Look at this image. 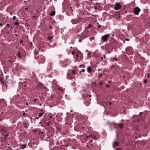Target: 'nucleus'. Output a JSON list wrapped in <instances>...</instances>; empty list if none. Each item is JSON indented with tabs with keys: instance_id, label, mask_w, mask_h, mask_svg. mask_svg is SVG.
<instances>
[{
	"instance_id": "obj_1",
	"label": "nucleus",
	"mask_w": 150,
	"mask_h": 150,
	"mask_svg": "<svg viewBox=\"0 0 150 150\" xmlns=\"http://www.w3.org/2000/svg\"><path fill=\"white\" fill-rule=\"evenodd\" d=\"M35 59H38V61L40 63H43L45 61V59L44 57L42 56L38 57V56H36L35 57Z\"/></svg>"
},
{
	"instance_id": "obj_2",
	"label": "nucleus",
	"mask_w": 150,
	"mask_h": 150,
	"mask_svg": "<svg viewBox=\"0 0 150 150\" xmlns=\"http://www.w3.org/2000/svg\"><path fill=\"white\" fill-rule=\"evenodd\" d=\"M110 35V34H107L102 36L101 37V40L104 42H107L109 38Z\"/></svg>"
},
{
	"instance_id": "obj_3",
	"label": "nucleus",
	"mask_w": 150,
	"mask_h": 150,
	"mask_svg": "<svg viewBox=\"0 0 150 150\" xmlns=\"http://www.w3.org/2000/svg\"><path fill=\"white\" fill-rule=\"evenodd\" d=\"M140 11L141 10L138 7H137L134 9V13L135 15H138Z\"/></svg>"
},
{
	"instance_id": "obj_4",
	"label": "nucleus",
	"mask_w": 150,
	"mask_h": 150,
	"mask_svg": "<svg viewBox=\"0 0 150 150\" xmlns=\"http://www.w3.org/2000/svg\"><path fill=\"white\" fill-rule=\"evenodd\" d=\"M109 43L110 45L115 46L117 44V42L114 38H112L110 40Z\"/></svg>"
},
{
	"instance_id": "obj_5",
	"label": "nucleus",
	"mask_w": 150,
	"mask_h": 150,
	"mask_svg": "<svg viewBox=\"0 0 150 150\" xmlns=\"http://www.w3.org/2000/svg\"><path fill=\"white\" fill-rule=\"evenodd\" d=\"M121 6L119 3H116L115 4L114 9L115 10L119 9L121 8Z\"/></svg>"
},
{
	"instance_id": "obj_6",
	"label": "nucleus",
	"mask_w": 150,
	"mask_h": 150,
	"mask_svg": "<svg viewBox=\"0 0 150 150\" xmlns=\"http://www.w3.org/2000/svg\"><path fill=\"white\" fill-rule=\"evenodd\" d=\"M22 51L23 50H19L18 51L17 53V55L18 57L20 58L22 57V56L23 55Z\"/></svg>"
},
{
	"instance_id": "obj_7",
	"label": "nucleus",
	"mask_w": 150,
	"mask_h": 150,
	"mask_svg": "<svg viewBox=\"0 0 150 150\" xmlns=\"http://www.w3.org/2000/svg\"><path fill=\"white\" fill-rule=\"evenodd\" d=\"M43 85L42 83H40L37 86L36 89L38 91H41L43 88Z\"/></svg>"
},
{
	"instance_id": "obj_8",
	"label": "nucleus",
	"mask_w": 150,
	"mask_h": 150,
	"mask_svg": "<svg viewBox=\"0 0 150 150\" xmlns=\"http://www.w3.org/2000/svg\"><path fill=\"white\" fill-rule=\"evenodd\" d=\"M113 147L114 148H115V146H117L119 145L118 143L116 141L114 142L112 144Z\"/></svg>"
},
{
	"instance_id": "obj_9",
	"label": "nucleus",
	"mask_w": 150,
	"mask_h": 150,
	"mask_svg": "<svg viewBox=\"0 0 150 150\" xmlns=\"http://www.w3.org/2000/svg\"><path fill=\"white\" fill-rule=\"evenodd\" d=\"M118 126L120 129H122L124 127V124L122 123H120L117 124Z\"/></svg>"
},
{
	"instance_id": "obj_10",
	"label": "nucleus",
	"mask_w": 150,
	"mask_h": 150,
	"mask_svg": "<svg viewBox=\"0 0 150 150\" xmlns=\"http://www.w3.org/2000/svg\"><path fill=\"white\" fill-rule=\"evenodd\" d=\"M71 22L72 23L74 24H76V23H77L78 22V21L76 19H72L71 21Z\"/></svg>"
},
{
	"instance_id": "obj_11",
	"label": "nucleus",
	"mask_w": 150,
	"mask_h": 150,
	"mask_svg": "<svg viewBox=\"0 0 150 150\" xmlns=\"http://www.w3.org/2000/svg\"><path fill=\"white\" fill-rule=\"evenodd\" d=\"M55 12L54 11H52L51 13H50L49 15L50 16H53L55 14Z\"/></svg>"
},
{
	"instance_id": "obj_12",
	"label": "nucleus",
	"mask_w": 150,
	"mask_h": 150,
	"mask_svg": "<svg viewBox=\"0 0 150 150\" xmlns=\"http://www.w3.org/2000/svg\"><path fill=\"white\" fill-rule=\"evenodd\" d=\"M87 71L88 73H90L92 71V69L90 67H88L87 68Z\"/></svg>"
},
{
	"instance_id": "obj_13",
	"label": "nucleus",
	"mask_w": 150,
	"mask_h": 150,
	"mask_svg": "<svg viewBox=\"0 0 150 150\" xmlns=\"http://www.w3.org/2000/svg\"><path fill=\"white\" fill-rule=\"evenodd\" d=\"M1 83L4 85H6V86H8V85L6 84V82H5L4 81H3V79H2L1 80Z\"/></svg>"
},
{
	"instance_id": "obj_14",
	"label": "nucleus",
	"mask_w": 150,
	"mask_h": 150,
	"mask_svg": "<svg viewBox=\"0 0 150 150\" xmlns=\"http://www.w3.org/2000/svg\"><path fill=\"white\" fill-rule=\"evenodd\" d=\"M53 66L51 65H50V68L48 69L49 71H52L53 70V68H52Z\"/></svg>"
},
{
	"instance_id": "obj_15",
	"label": "nucleus",
	"mask_w": 150,
	"mask_h": 150,
	"mask_svg": "<svg viewBox=\"0 0 150 150\" xmlns=\"http://www.w3.org/2000/svg\"><path fill=\"white\" fill-rule=\"evenodd\" d=\"M44 114V112H42V113H40L38 115V116L39 117H41L43 115V114Z\"/></svg>"
},
{
	"instance_id": "obj_16",
	"label": "nucleus",
	"mask_w": 150,
	"mask_h": 150,
	"mask_svg": "<svg viewBox=\"0 0 150 150\" xmlns=\"http://www.w3.org/2000/svg\"><path fill=\"white\" fill-rule=\"evenodd\" d=\"M111 59L113 60H115V61H118V59L117 58H115V57H112V58H111Z\"/></svg>"
},
{
	"instance_id": "obj_17",
	"label": "nucleus",
	"mask_w": 150,
	"mask_h": 150,
	"mask_svg": "<svg viewBox=\"0 0 150 150\" xmlns=\"http://www.w3.org/2000/svg\"><path fill=\"white\" fill-rule=\"evenodd\" d=\"M85 71V70L84 69H82L81 71H80V72L81 73V72H84Z\"/></svg>"
},
{
	"instance_id": "obj_18",
	"label": "nucleus",
	"mask_w": 150,
	"mask_h": 150,
	"mask_svg": "<svg viewBox=\"0 0 150 150\" xmlns=\"http://www.w3.org/2000/svg\"><path fill=\"white\" fill-rule=\"evenodd\" d=\"M14 25H18V22H16L15 23H14Z\"/></svg>"
},
{
	"instance_id": "obj_19",
	"label": "nucleus",
	"mask_w": 150,
	"mask_h": 150,
	"mask_svg": "<svg viewBox=\"0 0 150 150\" xmlns=\"http://www.w3.org/2000/svg\"><path fill=\"white\" fill-rule=\"evenodd\" d=\"M9 135V134H8V133H7L6 134H4V136L5 137V138H6Z\"/></svg>"
},
{
	"instance_id": "obj_20",
	"label": "nucleus",
	"mask_w": 150,
	"mask_h": 150,
	"mask_svg": "<svg viewBox=\"0 0 150 150\" xmlns=\"http://www.w3.org/2000/svg\"><path fill=\"white\" fill-rule=\"evenodd\" d=\"M71 73L72 74H75V71L74 70H73L72 71Z\"/></svg>"
},
{
	"instance_id": "obj_21",
	"label": "nucleus",
	"mask_w": 150,
	"mask_h": 150,
	"mask_svg": "<svg viewBox=\"0 0 150 150\" xmlns=\"http://www.w3.org/2000/svg\"><path fill=\"white\" fill-rule=\"evenodd\" d=\"M23 147L24 148H25L26 147V145L25 144H23L22 145Z\"/></svg>"
},
{
	"instance_id": "obj_22",
	"label": "nucleus",
	"mask_w": 150,
	"mask_h": 150,
	"mask_svg": "<svg viewBox=\"0 0 150 150\" xmlns=\"http://www.w3.org/2000/svg\"><path fill=\"white\" fill-rule=\"evenodd\" d=\"M91 27V25L90 24H88V27H87V28H90V27Z\"/></svg>"
},
{
	"instance_id": "obj_23",
	"label": "nucleus",
	"mask_w": 150,
	"mask_h": 150,
	"mask_svg": "<svg viewBox=\"0 0 150 150\" xmlns=\"http://www.w3.org/2000/svg\"><path fill=\"white\" fill-rule=\"evenodd\" d=\"M147 82V80L146 79H145L144 80V83H146Z\"/></svg>"
},
{
	"instance_id": "obj_24",
	"label": "nucleus",
	"mask_w": 150,
	"mask_h": 150,
	"mask_svg": "<svg viewBox=\"0 0 150 150\" xmlns=\"http://www.w3.org/2000/svg\"><path fill=\"white\" fill-rule=\"evenodd\" d=\"M147 77L148 78H149L150 77V74H148L147 75Z\"/></svg>"
},
{
	"instance_id": "obj_25",
	"label": "nucleus",
	"mask_w": 150,
	"mask_h": 150,
	"mask_svg": "<svg viewBox=\"0 0 150 150\" xmlns=\"http://www.w3.org/2000/svg\"><path fill=\"white\" fill-rule=\"evenodd\" d=\"M6 79H8L9 77V76L8 75H6L5 76Z\"/></svg>"
},
{
	"instance_id": "obj_26",
	"label": "nucleus",
	"mask_w": 150,
	"mask_h": 150,
	"mask_svg": "<svg viewBox=\"0 0 150 150\" xmlns=\"http://www.w3.org/2000/svg\"><path fill=\"white\" fill-rule=\"evenodd\" d=\"M101 27V25H98V27H97V28H100Z\"/></svg>"
},
{
	"instance_id": "obj_27",
	"label": "nucleus",
	"mask_w": 150,
	"mask_h": 150,
	"mask_svg": "<svg viewBox=\"0 0 150 150\" xmlns=\"http://www.w3.org/2000/svg\"><path fill=\"white\" fill-rule=\"evenodd\" d=\"M94 39V37H92L91 38V39H90V40L91 41H92V40Z\"/></svg>"
},
{
	"instance_id": "obj_28",
	"label": "nucleus",
	"mask_w": 150,
	"mask_h": 150,
	"mask_svg": "<svg viewBox=\"0 0 150 150\" xmlns=\"http://www.w3.org/2000/svg\"><path fill=\"white\" fill-rule=\"evenodd\" d=\"M103 59V57H100V59L101 61H102Z\"/></svg>"
},
{
	"instance_id": "obj_29",
	"label": "nucleus",
	"mask_w": 150,
	"mask_h": 150,
	"mask_svg": "<svg viewBox=\"0 0 150 150\" xmlns=\"http://www.w3.org/2000/svg\"><path fill=\"white\" fill-rule=\"evenodd\" d=\"M6 26L7 27H10V25L9 24H7L6 25Z\"/></svg>"
},
{
	"instance_id": "obj_30",
	"label": "nucleus",
	"mask_w": 150,
	"mask_h": 150,
	"mask_svg": "<svg viewBox=\"0 0 150 150\" xmlns=\"http://www.w3.org/2000/svg\"><path fill=\"white\" fill-rule=\"evenodd\" d=\"M16 17L15 16H14L13 17V19H16Z\"/></svg>"
},
{
	"instance_id": "obj_31",
	"label": "nucleus",
	"mask_w": 150,
	"mask_h": 150,
	"mask_svg": "<svg viewBox=\"0 0 150 150\" xmlns=\"http://www.w3.org/2000/svg\"><path fill=\"white\" fill-rule=\"evenodd\" d=\"M109 86L108 84H106L105 85V87H108Z\"/></svg>"
},
{
	"instance_id": "obj_32",
	"label": "nucleus",
	"mask_w": 150,
	"mask_h": 150,
	"mask_svg": "<svg viewBox=\"0 0 150 150\" xmlns=\"http://www.w3.org/2000/svg\"><path fill=\"white\" fill-rule=\"evenodd\" d=\"M103 58L104 59H105V57H106V56L104 54L103 55Z\"/></svg>"
},
{
	"instance_id": "obj_33",
	"label": "nucleus",
	"mask_w": 150,
	"mask_h": 150,
	"mask_svg": "<svg viewBox=\"0 0 150 150\" xmlns=\"http://www.w3.org/2000/svg\"><path fill=\"white\" fill-rule=\"evenodd\" d=\"M48 39L50 40H51V39H51V37H48Z\"/></svg>"
},
{
	"instance_id": "obj_34",
	"label": "nucleus",
	"mask_w": 150,
	"mask_h": 150,
	"mask_svg": "<svg viewBox=\"0 0 150 150\" xmlns=\"http://www.w3.org/2000/svg\"><path fill=\"white\" fill-rule=\"evenodd\" d=\"M38 100V99L37 98H35L34 100V101L35 102L36 101V100Z\"/></svg>"
},
{
	"instance_id": "obj_35",
	"label": "nucleus",
	"mask_w": 150,
	"mask_h": 150,
	"mask_svg": "<svg viewBox=\"0 0 150 150\" xmlns=\"http://www.w3.org/2000/svg\"><path fill=\"white\" fill-rule=\"evenodd\" d=\"M39 116H38V117H35V119H39Z\"/></svg>"
},
{
	"instance_id": "obj_36",
	"label": "nucleus",
	"mask_w": 150,
	"mask_h": 150,
	"mask_svg": "<svg viewBox=\"0 0 150 150\" xmlns=\"http://www.w3.org/2000/svg\"><path fill=\"white\" fill-rule=\"evenodd\" d=\"M75 52H74H74H72V54H75Z\"/></svg>"
},
{
	"instance_id": "obj_37",
	"label": "nucleus",
	"mask_w": 150,
	"mask_h": 150,
	"mask_svg": "<svg viewBox=\"0 0 150 150\" xmlns=\"http://www.w3.org/2000/svg\"><path fill=\"white\" fill-rule=\"evenodd\" d=\"M81 41H82V40H81V39H79V42H81Z\"/></svg>"
},
{
	"instance_id": "obj_38",
	"label": "nucleus",
	"mask_w": 150,
	"mask_h": 150,
	"mask_svg": "<svg viewBox=\"0 0 150 150\" xmlns=\"http://www.w3.org/2000/svg\"><path fill=\"white\" fill-rule=\"evenodd\" d=\"M23 116H25L26 115V114L25 112H24V113H23Z\"/></svg>"
},
{
	"instance_id": "obj_39",
	"label": "nucleus",
	"mask_w": 150,
	"mask_h": 150,
	"mask_svg": "<svg viewBox=\"0 0 150 150\" xmlns=\"http://www.w3.org/2000/svg\"><path fill=\"white\" fill-rule=\"evenodd\" d=\"M15 35H16V36H19V35L18 34H15Z\"/></svg>"
},
{
	"instance_id": "obj_40",
	"label": "nucleus",
	"mask_w": 150,
	"mask_h": 150,
	"mask_svg": "<svg viewBox=\"0 0 150 150\" xmlns=\"http://www.w3.org/2000/svg\"><path fill=\"white\" fill-rule=\"evenodd\" d=\"M68 144H66L65 145V146L67 147H68Z\"/></svg>"
},
{
	"instance_id": "obj_41",
	"label": "nucleus",
	"mask_w": 150,
	"mask_h": 150,
	"mask_svg": "<svg viewBox=\"0 0 150 150\" xmlns=\"http://www.w3.org/2000/svg\"><path fill=\"white\" fill-rule=\"evenodd\" d=\"M93 142V140H91L90 142V143H91Z\"/></svg>"
},
{
	"instance_id": "obj_42",
	"label": "nucleus",
	"mask_w": 150,
	"mask_h": 150,
	"mask_svg": "<svg viewBox=\"0 0 150 150\" xmlns=\"http://www.w3.org/2000/svg\"><path fill=\"white\" fill-rule=\"evenodd\" d=\"M142 112H140V113H139V115H142Z\"/></svg>"
},
{
	"instance_id": "obj_43",
	"label": "nucleus",
	"mask_w": 150,
	"mask_h": 150,
	"mask_svg": "<svg viewBox=\"0 0 150 150\" xmlns=\"http://www.w3.org/2000/svg\"><path fill=\"white\" fill-rule=\"evenodd\" d=\"M109 104L110 105H111V104L112 103L111 102H109Z\"/></svg>"
},
{
	"instance_id": "obj_44",
	"label": "nucleus",
	"mask_w": 150,
	"mask_h": 150,
	"mask_svg": "<svg viewBox=\"0 0 150 150\" xmlns=\"http://www.w3.org/2000/svg\"><path fill=\"white\" fill-rule=\"evenodd\" d=\"M52 27L51 26H50V29H51L52 28Z\"/></svg>"
},
{
	"instance_id": "obj_45",
	"label": "nucleus",
	"mask_w": 150,
	"mask_h": 150,
	"mask_svg": "<svg viewBox=\"0 0 150 150\" xmlns=\"http://www.w3.org/2000/svg\"><path fill=\"white\" fill-rule=\"evenodd\" d=\"M91 95H90L89 96V97H91Z\"/></svg>"
},
{
	"instance_id": "obj_46",
	"label": "nucleus",
	"mask_w": 150,
	"mask_h": 150,
	"mask_svg": "<svg viewBox=\"0 0 150 150\" xmlns=\"http://www.w3.org/2000/svg\"><path fill=\"white\" fill-rule=\"evenodd\" d=\"M126 40H127V41H129V39H126Z\"/></svg>"
},
{
	"instance_id": "obj_47",
	"label": "nucleus",
	"mask_w": 150,
	"mask_h": 150,
	"mask_svg": "<svg viewBox=\"0 0 150 150\" xmlns=\"http://www.w3.org/2000/svg\"><path fill=\"white\" fill-rule=\"evenodd\" d=\"M102 76V74H100V76H99L100 77H101V76Z\"/></svg>"
},
{
	"instance_id": "obj_48",
	"label": "nucleus",
	"mask_w": 150,
	"mask_h": 150,
	"mask_svg": "<svg viewBox=\"0 0 150 150\" xmlns=\"http://www.w3.org/2000/svg\"><path fill=\"white\" fill-rule=\"evenodd\" d=\"M23 42V40H21L20 41V42L21 43H22V42Z\"/></svg>"
},
{
	"instance_id": "obj_49",
	"label": "nucleus",
	"mask_w": 150,
	"mask_h": 150,
	"mask_svg": "<svg viewBox=\"0 0 150 150\" xmlns=\"http://www.w3.org/2000/svg\"><path fill=\"white\" fill-rule=\"evenodd\" d=\"M28 104H28V103H26V105H28Z\"/></svg>"
},
{
	"instance_id": "obj_50",
	"label": "nucleus",
	"mask_w": 150,
	"mask_h": 150,
	"mask_svg": "<svg viewBox=\"0 0 150 150\" xmlns=\"http://www.w3.org/2000/svg\"><path fill=\"white\" fill-rule=\"evenodd\" d=\"M3 25V24L2 23H0V25L1 26V25Z\"/></svg>"
},
{
	"instance_id": "obj_51",
	"label": "nucleus",
	"mask_w": 150,
	"mask_h": 150,
	"mask_svg": "<svg viewBox=\"0 0 150 150\" xmlns=\"http://www.w3.org/2000/svg\"><path fill=\"white\" fill-rule=\"evenodd\" d=\"M78 56H79V55H78V54H77L76 55V57H78Z\"/></svg>"
},
{
	"instance_id": "obj_52",
	"label": "nucleus",
	"mask_w": 150,
	"mask_h": 150,
	"mask_svg": "<svg viewBox=\"0 0 150 150\" xmlns=\"http://www.w3.org/2000/svg\"><path fill=\"white\" fill-rule=\"evenodd\" d=\"M111 35L113 36H114V34H111Z\"/></svg>"
},
{
	"instance_id": "obj_53",
	"label": "nucleus",
	"mask_w": 150,
	"mask_h": 150,
	"mask_svg": "<svg viewBox=\"0 0 150 150\" xmlns=\"http://www.w3.org/2000/svg\"><path fill=\"white\" fill-rule=\"evenodd\" d=\"M32 43L31 42L30 43V45H31V46H32Z\"/></svg>"
},
{
	"instance_id": "obj_54",
	"label": "nucleus",
	"mask_w": 150,
	"mask_h": 150,
	"mask_svg": "<svg viewBox=\"0 0 150 150\" xmlns=\"http://www.w3.org/2000/svg\"><path fill=\"white\" fill-rule=\"evenodd\" d=\"M53 37V36H52V37H51V39H52Z\"/></svg>"
},
{
	"instance_id": "obj_55",
	"label": "nucleus",
	"mask_w": 150,
	"mask_h": 150,
	"mask_svg": "<svg viewBox=\"0 0 150 150\" xmlns=\"http://www.w3.org/2000/svg\"><path fill=\"white\" fill-rule=\"evenodd\" d=\"M12 28H13L12 26H11V27H10V28H11V29H12Z\"/></svg>"
},
{
	"instance_id": "obj_56",
	"label": "nucleus",
	"mask_w": 150,
	"mask_h": 150,
	"mask_svg": "<svg viewBox=\"0 0 150 150\" xmlns=\"http://www.w3.org/2000/svg\"><path fill=\"white\" fill-rule=\"evenodd\" d=\"M84 128V127H82V129H83Z\"/></svg>"
},
{
	"instance_id": "obj_57",
	"label": "nucleus",
	"mask_w": 150,
	"mask_h": 150,
	"mask_svg": "<svg viewBox=\"0 0 150 150\" xmlns=\"http://www.w3.org/2000/svg\"><path fill=\"white\" fill-rule=\"evenodd\" d=\"M117 150H118L119 149L117 148H115Z\"/></svg>"
},
{
	"instance_id": "obj_58",
	"label": "nucleus",
	"mask_w": 150,
	"mask_h": 150,
	"mask_svg": "<svg viewBox=\"0 0 150 150\" xmlns=\"http://www.w3.org/2000/svg\"><path fill=\"white\" fill-rule=\"evenodd\" d=\"M12 13L11 12V13H10V14H12Z\"/></svg>"
},
{
	"instance_id": "obj_59",
	"label": "nucleus",
	"mask_w": 150,
	"mask_h": 150,
	"mask_svg": "<svg viewBox=\"0 0 150 150\" xmlns=\"http://www.w3.org/2000/svg\"><path fill=\"white\" fill-rule=\"evenodd\" d=\"M96 8H96V7H95V9H96Z\"/></svg>"
},
{
	"instance_id": "obj_60",
	"label": "nucleus",
	"mask_w": 150,
	"mask_h": 150,
	"mask_svg": "<svg viewBox=\"0 0 150 150\" xmlns=\"http://www.w3.org/2000/svg\"><path fill=\"white\" fill-rule=\"evenodd\" d=\"M70 48H72V47H70Z\"/></svg>"
},
{
	"instance_id": "obj_61",
	"label": "nucleus",
	"mask_w": 150,
	"mask_h": 150,
	"mask_svg": "<svg viewBox=\"0 0 150 150\" xmlns=\"http://www.w3.org/2000/svg\"><path fill=\"white\" fill-rule=\"evenodd\" d=\"M9 62H11V60H10L9 61Z\"/></svg>"
},
{
	"instance_id": "obj_62",
	"label": "nucleus",
	"mask_w": 150,
	"mask_h": 150,
	"mask_svg": "<svg viewBox=\"0 0 150 150\" xmlns=\"http://www.w3.org/2000/svg\"><path fill=\"white\" fill-rule=\"evenodd\" d=\"M6 132V131H5H5H4V132Z\"/></svg>"
}]
</instances>
